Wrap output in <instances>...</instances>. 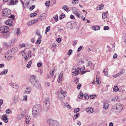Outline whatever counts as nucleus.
<instances>
[{
  "instance_id": "obj_24",
  "label": "nucleus",
  "mask_w": 126,
  "mask_h": 126,
  "mask_svg": "<svg viewBox=\"0 0 126 126\" xmlns=\"http://www.w3.org/2000/svg\"><path fill=\"white\" fill-rule=\"evenodd\" d=\"M109 104L106 102H105L104 103L103 108L105 110L108 109V107L109 106Z\"/></svg>"
},
{
  "instance_id": "obj_25",
  "label": "nucleus",
  "mask_w": 126,
  "mask_h": 126,
  "mask_svg": "<svg viewBox=\"0 0 126 126\" xmlns=\"http://www.w3.org/2000/svg\"><path fill=\"white\" fill-rule=\"evenodd\" d=\"M7 69H4L3 70V71L1 72L0 73V74L1 75H2L3 74L6 75L7 74Z\"/></svg>"
},
{
  "instance_id": "obj_50",
  "label": "nucleus",
  "mask_w": 126,
  "mask_h": 126,
  "mask_svg": "<svg viewBox=\"0 0 126 126\" xmlns=\"http://www.w3.org/2000/svg\"><path fill=\"white\" fill-rule=\"evenodd\" d=\"M50 27L49 26H48L47 27L46 30V32L49 31L50 30Z\"/></svg>"
},
{
  "instance_id": "obj_6",
  "label": "nucleus",
  "mask_w": 126,
  "mask_h": 126,
  "mask_svg": "<svg viewBox=\"0 0 126 126\" xmlns=\"http://www.w3.org/2000/svg\"><path fill=\"white\" fill-rule=\"evenodd\" d=\"M80 70V69L78 67L77 68V69H74L73 68L72 71V75L74 76L78 75Z\"/></svg>"
},
{
  "instance_id": "obj_44",
  "label": "nucleus",
  "mask_w": 126,
  "mask_h": 126,
  "mask_svg": "<svg viewBox=\"0 0 126 126\" xmlns=\"http://www.w3.org/2000/svg\"><path fill=\"white\" fill-rule=\"evenodd\" d=\"M76 15V16L78 18H81L82 17L81 16H80L78 12L77 13V14Z\"/></svg>"
},
{
  "instance_id": "obj_41",
  "label": "nucleus",
  "mask_w": 126,
  "mask_h": 126,
  "mask_svg": "<svg viewBox=\"0 0 126 126\" xmlns=\"http://www.w3.org/2000/svg\"><path fill=\"white\" fill-rule=\"evenodd\" d=\"M123 70H121V71L119 73L117 74L118 76H119L121 75L123 73Z\"/></svg>"
},
{
  "instance_id": "obj_9",
  "label": "nucleus",
  "mask_w": 126,
  "mask_h": 126,
  "mask_svg": "<svg viewBox=\"0 0 126 126\" xmlns=\"http://www.w3.org/2000/svg\"><path fill=\"white\" fill-rule=\"evenodd\" d=\"M55 121L50 119H49L47 120V123L50 126H54Z\"/></svg>"
},
{
  "instance_id": "obj_51",
  "label": "nucleus",
  "mask_w": 126,
  "mask_h": 126,
  "mask_svg": "<svg viewBox=\"0 0 126 126\" xmlns=\"http://www.w3.org/2000/svg\"><path fill=\"white\" fill-rule=\"evenodd\" d=\"M83 96L84 97L87 99H88L89 98V96L88 95H87L86 94H85V95L84 94L83 95Z\"/></svg>"
},
{
  "instance_id": "obj_18",
  "label": "nucleus",
  "mask_w": 126,
  "mask_h": 126,
  "mask_svg": "<svg viewBox=\"0 0 126 126\" xmlns=\"http://www.w3.org/2000/svg\"><path fill=\"white\" fill-rule=\"evenodd\" d=\"M65 96L63 94H59L58 98L60 100H63L64 99Z\"/></svg>"
},
{
  "instance_id": "obj_45",
  "label": "nucleus",
  "mask_w": 126,
  "mask_h": 126,
  "mask_svg": "<svg viewBox=\"0 0 126 126\" xmlns=\"http://www.w3.org/2000/svg\"><path fill=\"white\" fill-rule=\"evenodd\" d=\"M9 54H6V55H7L8 56H9L7 57V60H9L10 59H11L12 58V56H10V55H9Z\"/></svg>"
},
{
  "instance_id": "obj_54",
  "label": "nucleus",
  "mask_w": 126,
  "mask_h": 126,
  "mask_svg": "<svg viewBox=\"0 0 126 126\" xmlns=\"http://www.w3.org/2000/svg\"><path fill=\"white\" fill-rule=\"evenodd\" d=\"M72 50L70 49L68 51V55H70L72 54Z\"/></svg>"
},
{
  "instance_id": "obj_29",
  "label": "nucleus",
  "mask_w": 126,
  "mask_h": 126,
  "mask_svg": "<svg viewBox=\"0 0 126 126\" xmlns=\"http://www.w3.org/2000/svg\"><path fill=\"white\" fill-rule=\"evenodd\" d=\"M50 1H47L45 3V5L47 7H49L50 5Z\"/></svg>"
},
{
  "instance_id": "obj_63",
  "label": "nucleus",
  "mask_w": 126,
  "mask_h": 126,
  "mask_svg": "<svg viewBox=\"0 0 126 126\" xmlns=\"http://www.w3.org/2000/svg\"><path fill=\"white\" fill-rule=\"evenodd\" d=\"M10 111L9 109H7L6 110V112L7 114H9L10 113Z\"/></svg>"
},
{
  "instance_id": "obj_40",
  "label": "nucleus",
  "mask_w": 126,
  "mask_h": 126,
  "mask_svg": "<svg viewBox=\"0 0 126 126\" xmlns=\"http://www.w3.org/2000/svg\"><path fill=\"white\" fill-rule=\"evenodd\" d=\"M79 99H81L83 97V93H82L80 92L79 95Z\"/></svg>"
},
{
  "instance_id": "obj_13",
  "label": "nucleus",
  "mask_w": 126,
  "mask_h": 126,
  "mask_svg": "<svg viewBox=\"0 0 126 126\" xmlns=\"http://www.w3.org/2000/svg\"><path fill=\"white\" fill-rule=\"evenodd\" d=\"M18 0H11L9 2V5H14L18 3Z\"/></svg>"
},
{
  "instance_id": "obj_35",
  "label": "nucleus",
  "mask_w": 126,
  "mask_h": 126,
  "mask_svg": "<svg viewBox=\"0 0 126 126\" xmlns=\"http://www.w3.org/2000/svg\"><path fill=\"white\" fill-rule=\"evenodd\" d=\"M53 18L55 19V21H56L57 22L58 21V16L56 15H55L53 17Z\"/></svg>"
},
{
  "instance_id": "obj_58",
  "label": "nucleus",
  "mask_w": 126,
  "mask_h": 126,
  "mask_svg": "<svg viewBox=\"0 0 126 126\" xmlns=\"http://www.w3.org/2000/svg\"><path fill=\"white\" fill-rule=\"evenodd\" d=\"M42 64L41 63H38L37 64V66L39 67H41L42 65Z\"/></svg>"
},
{
  "instance_id": "obj_27",
  "label": "nucleus",
  "mask_w": 126,
  "mask_h": 126,
  "mask_svg": "<svg viewBox=\"0 0 126 126\" xmlns=\"http://www.w3.org/2000/svg\"><path fill=\"white\" fill-rule=\"evenodd\" d=\"M32 60L30 61L27 64L26 67L28 68H30L32 64Z\"/></svg>"
},
{
  "instance_id": "obj_21",
  "label": "nucleus",
  "mask_w": 126,
  "mask_h": 126,
  "mask_svg": "<svg viewBox=\"0 0 126 126\" xmlns=\"http://www.w3.org/2000/svg\"><path fill=\"white\" fill-rule=\"evenodd\" d=\"M31 119L30 117L29 116H27L26 117L25 122L26 124H28Z\"/></svg>"
},
{
  "instance_id": "obj_3",
  "label": "nucleus",
  "mask_w": 126,
  "mask_h": 126,
  "mask_svg": "<svg viewBox=\"0 0 126 126\" xmlns=\"http://www.w3.org/2000/svg\"><path fill=\"white\" fill-rule=\"evenodd\" d=\"M9 30V28L6 26L1 27L0 28V32L6 33L3 35V37L5 38H7L9 36L10 34L8 33H7Z\"/></svg>"
},
{
  "instance_id": "obj_31",
  "label": "nucleus",
  "mask_w": 126,
  "mask_h": 126,
  "mask_svg": "<svg viewBox=\"0 0 126 126\" xmlns=\"http://www.w3.org/2000/svg\"><path fill=\"white\" fill-rule=\"evenodd\" d=\"M119 90V88L117 86H114L113 88V90L114 91L117 92Z\"/></svg>"
},
{
  "instance_id": "obj_28",
  "label": "nucleus",
  "mask_w": 126,
  "mask_h": 126,
  "mask_svg": "<svg viewBox=\"0 0 126 126\" xmlns=\"http://www.w3.org/2000/svg\"><path fill=\"white\" fill-rule=\"evenodd\" d=\"M103 72L105 74V75L106 76L109 77V75L108 74L107 71L106 69H105L103 71Z\"/></svg>"
},
{
  "instance_id": "obj_61",
  "label": "nucleus",
  "mask_w": 126,
  "mask_h": 126,
  "mask_svg": "<svg viewBox=\"0 0 126 126\" xmlns=\"http://www.w3.org/2000/svg\"><path fill=\"white\" fill-rule=\"evenodd\" d=\"M55 71H56V70L55 69H54L52 71V73H50L51 75L52 76H53L54 75V73Z\"/></svg>"
},
{
  "instance_id": "obj_15",
  "label": "nucleus",
  "mask_w": 126,
  "mask_h": 126,
  "mask_svg": "<svg viewBox=\"0 0 126 126\" xmlns=\"http://www.w3.org/2000/svg\"><path fill=\"white\" fill-rule=\"evenodd\" d=\"M86 111L89 113H92L94 111V109L92 108L91 107H89L87 108L86 110Z\"/></svg>"
},
{
  "instance_id": "obj_16",
  "label": "nucleus",
  "mask_w": 126,
  "mask_h": 126,
  "mask_svg": "<svg viewBox=\"0 0 126 126\" xmlns=\"http://www.w3.org/2000/svg\"><path fill=\"white\" fill-rule=\"evenodd\" d=\"M3 121L5 123H7L8 121V119L7 117V115L4 114L2 117Z\"/></svg>"
},
{
  "instance_id": "obj_19",
  "label": "nucleus",
  "mask_w": 126,
  "mask_h": 126,
  "mask_svg": "<svg viewBox=\"0 0 126 126\" xmlns=\"http://www.w3.org/2000/svg\"><path fill=\"white\" fill-rule=\"evenodd\" d=\"M9 84L13 88L17 89L18 87V86L16 84L13 83H10Z\"/></svg>"
},
{
  "instance_id": "obj_46",
  "label": "nucleus",
  "mask_w": 126,
  "mask_h": 126,
  "mask_svg": "<svg viewBox=\"0 0 126 126\" xmlns=\"http://www.w3.org/2000/svg\"><path fill=\"white\" fill-rule=\"evenodd\" d=\"M25 50H23L21 52V53L22 54V56H24V55H25V54H26V53L25 52Z\"/></svg>"
},
{
  "instance_id": "obj_60",
  "label": "nucleus",
  "mask_w": 126,
  "mask_h": 126,
  "mask_svg": "<svg viewBox=\"0 0 126 126\" xmlns=\"http://www.w3.org/2000/svg\"><path fill=\"white\" fill-rule=\"evenodd\" d=\"M74 81L76 83H79L78 79L77 78H76L75 79Z\"/></svg>"
},
{
  "instance_id": "obj_37",
  "label": "nucleus",
  "mask_w": 126,
  "mask_h": 126,
  "mask_svg": "<svg viewBox=\"0 0 126 126\" xmlns=\"http://www.w3.org/2000/svg\"><path fill=\"white\" fill-rule=\"evenodd\" d=\"M65 16L64 14L63 13L60 16V19H62Z\"/></svg>"
},
{
  "instance_id": "obj_56",
  "label": "nucleus",
  "mask_w": 126,
  "mask_h": 126,
  "mask_svg": "<svg viewBox=\"0 0 126 126\" xmlns=\"http://www.w3.org/2000/svg\"><path fill=\"white\" fill-rule=\"evenodd\" d=\"M96 95H91L90 96V97L91 98L93 99L95 98V96Z\"/></svg>"
},
{
  "instance_id": "obj_12",
  "label": "nucleus",
  "mask_w": 126,
  "mask_h": 126,
  "mask_svg": "<svg viewBox=\"0 0 126 126\" xmlns=\"http://www.w3.org/2000/svg\"><path fill=\"white\" fill-rule=\"evenodd\" d=\"M47 15L45 14H42L38 18V19H40L41 20H43L46 18Z\"/></svg>"
},
{
  "instance_id": "obj_52",
  "label": "nucleus",
  "mask_w": 126,
  "mask_h": 126,
  "mask_svg": "<svg viewBox=\"0 0 126 126\" xmlns=\"http://www.w3.org/2000/svg\"><path fill=\"white\" fill-rule=\"evenodd\" d=\"M27 96L25 95L24 96L23 98V100L26 101L27 100Z\"/></svg>"
},
{
  "instance_id": "obj_64",
  "label": "nucleus",
  "mask_w": 126,
  "mask_h": 126,
  "mask_svg": "<svg viewBox=\"0 0 126 126\" xmlns=\"http://www.w3.org/2000/svg\"><path fill=\"white\" fill-rule=\"evenodd\" d=\"M36 34L37 35H40V32L38 31V30H37L36 32Z\"/></svg>"
},
{
  "instance_id": "obj_34",
  "label": "nucleus",
  "mask_w": 126,
  "mask_h": 126,
  "mask_svg": "<svg viewBox=\"0 0 126 126\" xmlns=\"http://www.w3.org/2000/svg\"><path fill=\"white\" fill-rule=\"evenodd\" d=\"M80 109L79 108H76L74 110V112L75 113H76L78 112L80 110Z\"/></svg>"
},
{
  "instance_id": "obj_26",
  "label": "nucleus",
  "mask_w": 126,
  "mask_h": 126,
  "mask_svg": "<svg viewBox=\"0 0 126 126\" xmlns=\"http://www.w3.org/2000/svg\"><path fill=\"white\" fill-rule=\"evenodd\" d=\"M3 45L6 47H7L8 46H11V43L8 44L6 42H3Z\"/></svg>"
},
{
  "instance_id": "obj_48",
  "label": "nucleus",
  "mask_w": 126,
  "mask_h": 126,
  "mask_svg": "<svg viewBox=\"0 0 126 126\" xmlns=\"http://www.w3.org/2000/svg\"><path fill=\"white\" fill-rule=\"evenodd\" d=\"M16 39H15L14 40H12L11 41V45H12L16 42Z\"/></svg>"
},
{
  "instance_id": "obj_20",
  "label": "nucleus",
  "mask_w": 126,
  "mask_h": 126,
  "mask_svg": "<svg viewBox=\"0 0 126 126\" xmlns=\"http://www.w3.org/2000/svg\"><path fill=\"white\" fill-rule=\"evenodd\" d=\"M31 87H27L25 92V93L26 94H30L31 92Z\"/></svg>"
},
{
  "instance_id": "obj_4",
  "label": "nucleus",
  "mask_w": 126,
  "mask_h": 126,
  "mask_svg": "<svg viewBox=\"0 0 126 126\" xmlns=\"http://www.w3.org/2000/svg\"><path fill=\"white\" fill-rule=\"evenodd\" d=\"M11 12L10 10L9 9L7 8L4 9L2 11L3 16H8L9 17H10L14 19L15 17L14 15H11L10 16H8L10 14Z\"/></svg>"
},
{
  "instance_id": "obj_8",
  "label": "nucleus",
  "mask_w": 126,
  "mask_h": 126,
  "mask_svg": "<svg viewBox=\"0 0 126 126\" xmlns=\"http://www.w3.org/2000/svg\"><path fill=\"white\" fill-rule=\"evenodd\" d=\"M116 105L117 108V112L121 111L123 108V106L122 104L118 103L116 104Z\"/></svg>"
},
{
  "instance_id": "obj_17",
  "label": "nucleus",
  "mask_w": 126,
  "mask_h": 126,
  "mask_svg": "<svg viewBox=\"0 0 126 126\" xmlns=\"http://www.w3.org/2000/svg\"><path fill=\"white\" fill-rule=\"evenodd\" d=\"M117 108L116 105H114L111 108V110L114 112H117Z\"/></svg>"
},
{
  "instance_id": "obj_11",
  "label": "nucleus",
  "mask_w": 126,
  "mask_h": 126,
  "mask_svg": "<svg viewBox=\"0 0 126 126\" xmlns=\"http://www.w3.org/2000/svg\"><path fill=\"white\" fill-rule=\"evenodd\" d=\"M32 52L31 50H29L28 52V56L26 55H24V58L26 60H27L29 57H31L32 56Z\"/></svg>"
},
{
  "instance_id": "obj_30",
  "label": "nucleus",
  "mask_w": 126,
  "mask_h": 126,
  "mask_svg": "<svg viewBox=\"0 0 126 126\" xmlns=\"http://www.w3.org/2000/svg\"><path fill=\"white\" fill-rule=\"evenodd\" d=\"M18 99V97L17 96H15L14 98H13L14 103H16V101Z\"/></svg>"
},
{
  "instance_id": "obj_23",
  "label": "nucleus",
  "mask_w": 126,
  "mask_h": 126,
  "mask_svg": "<svg viewBox=\"0 0 126 126\" xmlns=\"http://www.w3.org/2000/svg\"><path fill=\"white\" fill-rule=\"evenodd\" d=\"M93 29H94L95 31L97 30L100 29V27L99 26H94L92 27Z\"/></svg>"
},
{
  "instance_id": "obj_33",
  "label": "nucleus",
  "mask_w": 126,
  "mask_h": 126,
  "mask_svg": "<svg viewBox=\"0 0 126 126\" xmlns=\"http://www.w3.org/2000/svg\"><path fill=\"white\" fill-rule=\"evenodd\" d=\"M37 14L36 13H32L30 15V16L31 17H33L36 16Z\"/></svg>"
},
{
  "instance_id": "obj_32",
  "label": "nucleus",
  "mask_w": 126,
  "mask_h": 126,
  "mask_svg": "<svg viewBox=\"0 0 126 126\" xmlns=\"http://www.w3.org/2000/svg\"><path fill=\"white\" fill-rule=\"evenodd\" d=\"M103 4H102L99 5L98 6V7L99 10H102L103 8Z\"/></svg>"
},
{
  "instance_id": "obj_2",
  "label": "nucleus",
  "mask_w": 126,
  "mask_h": 126,
  "mask_svg": "<svg viewBox=\"0 0 126 126\" xmlns=\"http://www.w3.org/2000/svg\"><path fill=\"white\" fill-rule=\"evenodd\" d=\"M30 81L31 84L36 88L40 89L41 86L36 79V77L34 75L31 76L30 79Z\"/></svg>"
},
{
  "instance_id": "obj_36",
  "label": "nucleus",
  "mask_w": 126,
  "mask_h": 126,
  "mask_svg": "<svg viewBox=\"0 0 126 126\" xmlns=\"http://www.w3.org/2000/svg\"><path fill=\"white\" fill-rule=\"evenodd\" d=\"M54 126H60V124L59 122L56 121Z\"/></svg>"
},
{
  "instance_id": "obj_43",
  "label": "nucleus",
  "mask_w": 126,
  "mask_h": 126,
  "mask_svg": "<svg viewBox=\"0 0 126 126\" xmlns=\"http://www.w3.org/2000/svg\"><path fill=\"white\" fill-rule=\"evenodd\" d=\"M61 93L59 94H63V95H65L66 94V93L63 90H61Z\"/></svg>"
},
{
  "instance_id": "obj_14",
  "label": "nucleus",
  "mask_w": 126,
  "mask_h": 126,
  "mask_svg": "<svg viewBox=\"0 0 126 126\" xmlns=\"http://www.w3.org/2000/svg\"><path fill=\"white\" fill-rule=\"evenodd\" d=\"M49 104L50 102H44L43 107L47 110L49 107Z\"/></svg>"
},
{
  "instance_id": "obj_49",
  "label": "nucleus",
  "mask_w": 126,
  "mask_h": 126,
  "mask_svg": "<svg viewBox=\"0 0 126 126\" xmlns=\"http://www.w3.org/2000/svg\"><path fill=\"white\" fill-rule=\"evenodd\" d=\"M109 29V27L107 26H105L104 28V29L105 30H107Z\"/></svg>"
},
{
  "instance_id": "obj_5",
  "label": "nucleus",
  "mask_w": 126,
  "mask_h": 126,
  "mask_svg": "<svg viewBox=\"0 0 126 126\" xmlns=\"http://www.w3.org/2000/svg\"><path fill=\"white\" fill-rule=\"evenodd\" d=\"M18 48L16 47H15L8 50L6 53V54H10L11 55H14L18 50Z\"/></svg>"
},
{
  "instance_id": "obj_55",
  "label": "nucleus",
  "mask_w": 126,
  "mask_h": 126,
  "mask_svg": "<svg viewBox=\"0 0 126 126\" xmlns=\"http://www.w3.org/2000/svg\"><path fill=\"white\" fill-rule=\"evenodd\" d=\"M81 86V84L79 83L78 85L77 86V88L78 90L79 89H80V87Z\"/></svg>"
},
{
  "instance_id": "obj_47",
  "label": "nucleus",
  "mask_w": 126,
  "mask_h": 126,
  "mask_svg": "<svg viewBox=\"0 0 126 126\" xmlns=\"http://www.w3.org/2000/svg\"><path fill=\"white\" fill-rule=\"evenodd\" d=\"M63 9L65 11L67 10L68 9V8L65 5H64L63 6Z\"/></svg>"
},
{
  "instance_id": "obj_22",
  "label": "nucleus",
  "mask_w": 126,
  "mask_h": 126,
  "mask_svg": "<svg viewBox=\"0 0 126 126\" xmlns=\"http://www.w3.org/2000/svg\"><path fill=\"white\" fill-rule=\"evenodd\" d=\"M24 115L23 114H19L17 116V119L18 120H20L24 117Z\"/></svg>"
},
{
  "instance_id": "obj_53",
  "label": "nucleus",
  "mask_w": 126,
  "mask_h": 126,
  "mask_svg": "<svg viewBox=\"0 0 126 126\" xmlns=\"http://www.w3.org/2000/svg\"><path fill=\"white\" fill-rule=\"evenodd\" d=\"M16 33H17V35H19V34H20V31L19 29H17V32Z\"/></svg>"
},
{
  "instance_id": "obj_42",
  "label": "nucleus",
  "mask_w": 126,
  "mask_h": 126,
  "mask_svg": "<svg viewBox=\"0 0 126 126\" xmlns=\"http://www.w3.org/2000/svg\"><path fill=\"white\" fill-rule=\"evenodd\" d=\"M107 16V15H106L105 14L103 13L102 14V17L103 19L106 18Z\"/></svg>"
},
{
  "instance_id": "obj_7",
  "label": "nucleus",
  "mask_w": 126,
  "mask_h": 126,
  "mask_svg": "<svg viewBox=\"0 0 126 126\" xmlns=\"http://www.w3.org/2000/svg\"><path fill=\"white\" fill-rule=\"evenodd\" d=\"M88 65L87 67L88 68H90L91 70H93L94 67V65L92 63L91 61H88Z\"/></svg>"
},
{
  "instance_id": "obj_62",
  "label": "nucleus",
  "mask_w": 126,
  "mask_h": 126,
  "mask_svg": "<svg viewBox=\"0 0 126 126\" xmlns=\"http://www.w3.org/2000/svg\"><path fill=\"white\" fill-rule=\"evenodd\" d=\"M55 71H56V70L55 69H54L52 71V73H50L51 75L52 76H53L54 75V73Z\"/></svg>"
},
{
  "instance_id": "obj_38",
  "label": "nucleus",
  "mask_w": 126,
  "mask_h": 126,
  "mask_svg": "<svg viewBox=\"0 0 126 126\" xmlns=\"http://www.w3.org/2000/svg\"><path fill=\"white\" fill-rule=\"evenodd\" d=\"M50 100L48 97H46L45 99V100L44 102H50Z\"/></svg>"
},
{
  "instance_id": "obj_10",
  "label": "nucleus",
  "mask_w": 126,
  "mask_h": 126,
  "mask_svg": "<svg viewBox=\"0 0 126 126\" xmlns=\"http://www.w3.org/2000/svg\"><path fill=\"white\" fill-rule=\"evenodd\" d=\"M12 21V20L11 19H8L5 21V23L6 25L12 26L13 24Z\"/></svg>"
},
{
  "instance_id": "obj_57",
  "label": "nucleus",
  "mask_w": 126,
  "mask_h": 126,
  "mask_svg": "<svg viewBox=\"0 0 126 126\" xmlns=\"http://www.w3.org/2000/svg\"><path fill=\"white\" fill-rule=\"evenodd\" d=\"M82 48V47L81 46H80L78 48V50H77V52H79L80 51V50H81V49Z\"/></svg>"
},
{
  "instance_id": "obj_59",
  "label": "nucleus",
  "mask_w": 126,
  "mask_h": 126,
  "mask_svg": "<svg viewBox=\"0 0 126 126\" xmlns=\"http://www.w3.org/2000/svg\"><path fill=\"white\" fill-rule=\"evenodd\" d=\"M62 78H60V77L58 78V82L59 83L60 82L62 81Z\"/></svg>"
},
{
  "instance_id": "obj_39",
  "label": "nucleus",
  "mask_w": 126,
  "mask_h": 126,
  "mask_svg": "<svg viewBox=\"0 0 126 126\" xmlns=\"http://www.w3.org/2000/svg\"><path fill=\"white\" fill-rule=\"evenodd\" d=\"M35 7V6L34 5H33L31 6L30 8V11H32L33 9Z\"/></svg>"
},
{
  "instance_id": "obj_1",
  "label": "nucleus",
  "mask_w": 126,
  "mask_h": 126,
  "mask_svg": "<svg viewBox=\"0 0 126 126\" xmlns=\"http://www.w3.org/2000/svg\"><path fill=\"white\" fill-rule=\"evenodd\" d=\"M42 110L41 107L39 104L35 105L33 108L32 114L34 118H36L40 114Z\"/></svg>"
}]
</instances>
